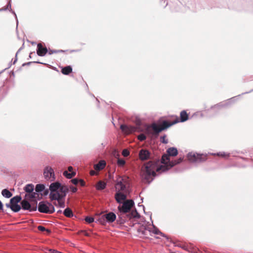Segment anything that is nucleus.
Instances as JSON below:
<instances>
[{"mask_svg": "<svg viewBox=\"0 0 253 253\" xmlns=\"http://www.w3.org/2000/svg\"><path fill=\"white\" fill-rule=\"evenodd\" d=\"M168 169L165 166L160 165L159 161H149L142 167L141 176L145 182L150 183L156 176V172H164Z\"/></svg>", "mask_w": 253, "mask_h": 253, "instance_id": "nucleus-1", "label": "nucleus"}, {"mask_svg": "<svg viewBox=\"0 0 253 253\" xmlns=\"http://www.w3.org/2000/svg\"><path fill=\"white\" fill-rule=\"evenodd\" d=\"M115 182V188L116 193L115 198L118 203H122V202L126 198V193L129 192V179L126 176H118Z\"/></svg>", "mask_w": 253, "mask_h": 253, "instance_id": "nucleus-2", "label": "nucleus"}, {"mask_svg": "<svg viewBox=\"0 0 253 253\" xmlns=\"http://www.w3.org/2000/svg\"><path fill=\"white\" fill-rule=\"evenodd\" d=\"M49 198L51 201L64 198L68 191L66 186L62 185L59 182L52 183L49 186Z\"/></svg>", "mask_w": 253, "mask_h": 253, "instance_id": "nucleus-3", "label": "nucleus"}, {"mask_svg": "<svg viewBox=\"0 0 253 253\" xmlns=\"http://www.w3.org/2000/svg\"><path fill=\"white\" fill-rule=\"evenodd\" d=\"M167 154H164L162 157L161 163L163 166H165L169 169L174 166L181 163L182 161L181 158L177 160H171L170 156H175L177 155V150L175 147H170L167 149Z\"/></svg>", "mask_w": 253, "mask_h": 253, "instance_id": "nucleus-4", "label": "nucleus"}, {"mask_svg": "<svg viewBox=\"0 0 253 253\" xmlns=\"http://www.w3.org/2000/svg\"><path fill=\"white\" fill-rule=\"evenodd\" d=\"M178 121H174L172 122H169L167 121H164L162 124L159 126L156 123H153L150 126L147 127L148 130L150 127L154 130L156 134H158L162 130L167 129L172 125L178 123Z\"/></svg>", "mask_w": 253, "mask_h": 253, "instance_id": "nucleus-5", "label": "nucleus"}, {"mask_svg": "<svg viewBox=\"0 0 253 253\" xmlns=\"http://www.w3.org/2000/svg\"><path fill=\"white\" fill-rule=\"evenodd\" d=\"M38 211L42 213H52L54 212L55 209L52 204L41 201L39 203Z\"/></svg>", "mask_w": 253, "mask_h": 253, "instance_id": "nucleus-6", "label": "nucleus"}, {"mask_svg": "<svg viewBox=\"0 0 253 253\" xmlns=\"http://www.w3.org/2000/svg\"><path fill=\"white\" fill-rule=\"evenodd\" d=\"M187 158L192 163H200L206 160V156L194 152H190L187 154Z\"/></svg>", "mask_w": 253, "mask_h": 253, "instance_id": "nucleus-7", "label": "nucleus"}, {"mask_svg": "<svg viewBox=\"0 0 253 253\" xmlns=\"http://www.w3.org/2000/svg\"><path fill=\"white\" fill-rule=\"evenodd\" d=\"M134 203L132 200H128L124 202L122 206L118 207L119 211L122 213H126L129 211L134 205Z\"/></svg>", "mask_w": 253, "mask_h": 253, "instance_id": "nucleus-8", "label": "nucleus"}, {"mask_svg": "<svg viewBox=\"0 0 253 253\" xmlns=\"http://www.w3.org/2000/svg\"><path fill=\"white\" fill-rule=\"evenodd\" d=\"M43 174L46 180L53 181L55 179L54 171L51 167H46L44 170Z\"/></svg>", "mask_w": 253, "mask_h": 253, "instance_id": "nucleus-9", "label": "nucleus"}, {"mask_svg": "<svg viewBox=\"0 0 253 253\" xmlns=\"http://www.w3.org/2000/svg\"><path fill=\"white\" fill-rule=\"evenodd\" d=\"M21 208L24 210H28L29 211H35L37 210V206H32L26 200H23L21 202Z\"/></svg>", "mask_w": 253, "mask_h": 253, "instance_id": "nucleus-10", "label": "nucleus"}, {"mask_svg": "<svg viewBox=\"0 0 253 253\" xmlns=\"http://www.w3.org/2000/svg\"><path fill=\"white\" fill-rule=\"evenodd\" d=\"M34 185L33 184H27L24 187L25 191L28 193L29 194L26 195V197L28 198L29 197L30 198H36V195L37 194L36 192H33L34 190Z\"/></svg>", "mask_w": 253, "mask_h": 253, "instance_id": "nucleus-11", "label": "nucleus"}, {"mask_svg": "<svg viewBox=\"0 0 253 253\" xmlns=\"http://www.w3.org/2000/svg\"><path fill=\"white\" fill-rule=\"evenodd\" d=\"M153 229L151 230L150 228H145L144 231H143V234L144 235H147V233L148 232L150 235L151 234V233H153V234H156V235H158V234H160L161 235H162V236L163 237H165L164 234H163V233H162L161 231H160L159 230V229H158L157 228H156L154 226V225H153Z\"/></svg>", "mask_w": 253, "mask_h": 253, "instance_id": "nucleus-12", "label": "nucleus"}, {"mask_svg": "<svg viewBox=\"0 0 253 253\" xmlns=\"http://www.w3.org/2000/svg\"><path fill=\"white\" fill-rule=\"evenodd\" d=\"M35 190L36 192L41 193L42 195L46 196L48 194V190L45 189V186L43 184H37Z\"/></svg>", "mask_w": 253, "mask_h": 253, "instance_id": "nucleus-13", "label": "nucleus"}, {"mask_svg": "<svg viewBox=\"0 0 253 253\" xmlns=\"http://www.w3.org/2000/svg\"><path fill=\"white\" fill-rule=\"evenodd\" d=\"M139 158L142 161H145L149 159L150 153L149 151L141 149L139 153Z\"/></svg>", "mask_w": 253, "mask_h": 253, "instance_id": "nucleus-14", "label": "nucleus"}, {"mask_svg": "<svg viewBox=\"0 0 253 253\" xmlns=\"http://www.w3.org/2000/svg\"><path fill=\"white\" fill-rule=\"evenodd\" d=\"M48 52L46 47H44L40 43L37 45V54L40 56H43Z\"/></svg>", "mask_w": 253, "mask_h": 253, "instance_id": "nucleus-15", "label": "nucleus"}, {"mask_svg": "<svg viewBox=\"0 0 253 253\" xmlns=\"http://www.w3.org/2000/svg\"><path fill=\"white\" fill-rule=\"evenodd\" d=\"M102 217L105 218L108 222L112 223L115 220L116 215L114 212H110L108 213L103 215Z\"/></svg>", "mask_w": 253, "mask_h": 253, "instance_id": "nucleus-16", "label": "nucleus"}, {"mask_svg": "<svg viewBox=\"0 0 253 253\" xmlns=\"http://www.w3.org/2000/svg\"><path fill=\"white\" fill-rule=\"evenodd\" d=\"M68 170L71 172L69 173L67 171H64L63 172V175L68 179H71L76 175V172L72 171L73 168L71 166L68 168Z\"/></svg>", "mask_w": 253, "mask_h": 253, "instance_id": "nucleus-17", "label": "nucleus"}, {"mask_svg": "<svg viewBox=\"0 0 253 253\" xmlns=\"http://www.w3.org/2000/svg\"><path fill=\"white\" fill-rule=\"evenodd\" d=\"M120 128L124 132L129 134L134 131V128L132 127H128L125 125H122L120 126Z\"/></svg>", "mask_w": 253, "mask_h": 253, "instance_id": "nucleus-18", "label": "nucleus"}, {"mask_svg": "<svg viewBox=\"0 0 253 253\" xmlns=\"http://www.w3.org/2000/svg\"><path fill=\"white\" fill-rule=\"evenodd\" d=\"M106 166V162L104 160L100 161L98 164L94 165V169L96 170H100L103 169Z\"/></svg>", "mask_w": 253, "mask_h": 253, "instance_id": "nucleus-19", "label": "nucleus"}, {"mask_svg": "<svg viewBox=\"0 0 253 253\" xmlns=\"http://www.w3.org/2000/svg\"><path fill=\"white\" fill-rule=\"evenodd\" d=\"M180 121H179V122H184L186 121H187L188 119V114H187L186 111L185 110H183L180 113ZM178 121V120H177Z\"/></svg>", "mask_w": 253, "mask_h": 253, "instance_id": "nucleus-20", "label": "nucleus"}, {"mask_svg": "<svg viewBox=\"0 0 253 253\" xmlns=\"http://www.w3.org/2000/svg\"><path fill=\"white\" fill-rule=\"evenodd\" d=\"M106 187V183L103 181H99L96 185V189L98 190L104 189Z\"/></svg>", "mask_w": 253, "mask_h": 253, "instance_id": "nucleus-21", "label": "nucleus"}, {"mask_svg": "<svg viewBox=\"0 0 253 253\" xmlns=\"http://www.w3.org/2000/svg\"><path fill=\"white\" fill-rule=\"evenodd\" d=\"M21 200L20 196H16L10 199V204L12 205H18V203Z\"/></svg>", "mask_w": 253, "mask_h": 253, "instance_id": "nucleus-22", "label": "nucleus"}, {"mask_svg": "<svg viewBox=\"0 0 253 253\" xmlns=\"http://www.w3.org/2000/svg\"><path fill=\"white\" fill-rule=\"evenodd\" d=\"M63 214L67 217H71L74 215L72 211L69 208H67L65 209L63 211Z\"/></svg>", "mask_w": 253, "mask_h": 253, "instance_id": "nucleus-23", "label": "nucleus"}, {"mask_svg": "<svg viewBox=\"0 0 253 253\" xmlns=\"http://www.w3.org/2000/svg\"><path fill=\"white\" fill-rule=\"evenodd\" d=\"M2 195L6 198H9L12 196V194L8 190L5 189L1 191Z\"/></svg>", "mask_w": 253, "mask_h": 253, "instance_id": "nucleus-24", "label": "nucleus"}, {"mask_svg": "<svg viewBox=\"0 0 253 253\" xmlns=\"http://www.w3.org/2000/svg\"><path fill=\"white\" fill-rule=\"evenodd\" d=\"M72 71V68L71 66H68L64 67L62 69V73L64 75H68Z\"/></svg>", "mask_w": 253, "mask_h": 253, "instance_id": "nucleus-25", "label": "nucleus"}, {"mask_svg": "<svg viewBox=\"0 0 253 253\" xmlns=\"http://www.w3.org/2000/svg\"><path fill=\"white\" fill-rule=\"evenodd\" d=\"M21 209V206L19 205H12L11 207V210L14 212H18Z\"/></svg>", "mask_w": 253, "mask_h": 253, "instance_id": "nucleus-26", "label": "nucleus"}, {"mask_svg": "<svg viewBox=\"0 0 253 253\" xmlns=\"http://www.w3.org/2000/svg\"><path fill=\"white\" fill-rule=\"evenodd\" d=\"M126 161L122 159H118L117 160V164L120 167H123L125 165Z\"/></svg>", "mask_w": 253, "mask_h": 253, "instance_id": "nucleus-27", "label": "nucleus"}, {"mask_svg": "<svg viewBox=\"0 0 253 253\" xmlns=\"http://www.w3.org/2000/svg\"><path fill=\"white\" fill-rule=\"evenodd\" d=\"M58 201V205L61 208H64L65 207L64 201H61V199L56 200Z\"/></svg>", "mask_w": 253, "mask_h": 253, "instance_id": "nucleus-28", "label": "nucleus"}, {"mask_svg": "<svg viewBox=\"0 0 253 253\" xmlns=\"http://www.w3.org/2000/svg\"><path fill=\"white\" fill-rule=\"evenodd\" d=\"M160 141L161 142L164 144H167L168 143V140L166 139V135H164L160 137Z\"/></svg>", "mask_w": 253, "mask_h": 253, "instance_id": "nucleus-29", "label": "nucleus"}, {"mask_svg": "<svg viewBox=\"0 0 253 253\" xmlns=\"http://www.w3.org/2000/svg\"><path fill=\"white\" fill-rule=\"evenodd\" d=\"M38 229L41 231H46L48 233H50L51 232L50 230L46 229L44 227L41 225L38 227Z\"/></svg>", "mask_w": 253, "mask_h": 253, "instance_id": "nucleus-30", "label": "nucleus"}, {"mask_svg": "<svg viewBox=\"0 0 253 253\" xmlns=\"http://www.w3.org/2000/svg\"><path fill=\"white\" fill-rule=\"evenodd\" d=\"M94 220V218L92 217L86 216L85 218V221L88 223H91Z\"/></svg>", "mask_w": 253, "mask_h": 253, "instance_id": "nucleus-31", "label": "nucleus"}, {"mask_svg": "<svg viewBox=\"0 0 253 253\" xmlns=\"http://www.w3.org/2000/svg\"><path fill=\"white\" fill-rule=\"evenodd\" d=\"M137 138L140 141H143L146 139V137L144 134L141 133L138 136Z\"/></svg>", "mask_w": 253, "mask_h": 253, "instance_id": "nucleus-32", "label": "nucleus"}, {"mask_svg": "<svg viewBox=\"0 0 253 253\" xmlns=\"http://www.w3.org/2000/svg\"><path fill=\"white\" fill-rule=\"evenodd\" d=\"M129 155V152L127 149H124L122 151V155L124 157H127Z\"/></svg>", "mask_w": 253, "mask_h": 253, "instance_id": "nucleus-33", "label": "nucleus"}, {"mask_svg": "<svg viewBox=\"0 0 253 253\" xmlns=\"http://www.w3.org/2000/svg\"><path fill=\"white\" fill-rule=\"evenodd\" d=\"M217 155L223 157H226L229 156V154H226L225 152H220L218 153H217Z\"/></svg>", "mask_w": 253, "mask_h": 253, "instance_id": "nucleus-34", "label": "nucleus"}, {"mask_svg": "<svg viewBox=\"0 0 253 253\" xmlns=\"http://www.w3.org/2000/svg\"><path fill=\"white\" fill-rule=\"evenodd\" d=\"M63 51L61 50H49L48 51V54L51 55L53 53H57V52H63Z\"/></svg>", "mask_w": 253, "mask_h": 253, "instance_id": "nucleus-35", "label": "nucleus"}, {"mask_svg": "<svg viewBox=\"0 0 253 253\" xmlns=\"http://www.w3.org/2000/svg\"><path fill=\"white\" fill-rule=\"evenodd\" d=\"M71 182L74 184L77 185V184L79 183V179H78L77 178H74L71 180Z\"/></svg>", "mask_w": 253, "mask_h": 253, "instance_id": "nucleus-36", "label": "nucleus"}, {"mask_svg": "<svg viewBox=\"0 0 253 253\" xmlns=\"http://www.w3.org/2000/svg\"><path fill=\"white\" fill-rule=\"evenodd\" d=\"M8 8L10 9V10H12V9L11 8V1H10V0H9L8 1L7 7L4 8V9H3V10H6V9H7Z\"/></svg>", "mask_w": 253, "mask_h": 253, "instance_id": "nucleus-37", "label": "nucleus"}, {"mask_svg": "<svg viewBox=\"0 0 253 253\" xmlns=\"http://www.w3.org/2000/svg\"><path fill=\"white\" fill-rule=\"evenodd\" d=\"M79 183H80V185L82 186H84L85 185L84 181L83 179H79Z\"/></svg>", "mask_w": 253, "mask_h": 253, "instance_id": "nucleus-38", "label": "nucleus"}, {"mask_svg": "<svg viewBox=\"0 0 253 253\" xmlns=\"http://www.w3.org/2000/svg\"><path fill=\"white\" fill-rule=\"evenodd\" d=\"M70 189L73 193H75L77 191V188L75 187L71 186L70 187Z\"/></svg>", "mask_w": 253, "mask_h": 253, "instance_id": "nucleus-39", "label": "nucleus"}, {"mask_svg": "<svg viewBox=\"0 0 253 253\" xmlns=\"http://www.w3.org/2000/svg\"><path fill=\"white\" fill-rule=\"evenodd\" d=\"M19 50H20V49H19V50L17 52V53H16V57L17 56V54L18 53V52H19ZM17 60V58L16 57V58H15V60H14V61H13V64H15V63L16 62Z\"/></svg>", "mask_w": 253, "mask_h": 253, "instance_id": "nucleus-40", "label": "nucleus"}, {"mask_svg": "<svg viewBox=\"0 0 253 253\" xmlns=\"http://www.w3.org/2000/svg\"><path fill=\"white\" fill-rule=\"evenodd\" d=\"M6 207L9 208L11 209V207L12 206V204H10V203H8V204H6Z\"/></svg>", "mask_w": 253, "mask_h": 253, "instance_id": "nucleus-41", "label": "nucleus"}, {"mask_svg": "<svg viewBox=\"0 0 253 253\" xmlns=\"http://www.w3.org/2000/svg\"><path fill=\"white\" fill-rule=\"evenodd\" d=\"M94 173H95V172H94V171L91 170V171H90V174H91V175H93Z\"/></svg>", "mask_w": 253, "mask_h": 253, "instance_id": "nucleus-42", "label": "nucleus"}, {"mask_svg": "<svg viewBox=\"0 0 253 253\" xmlns=\"http://www.w3.org/2000/svg\"><path fill=\"white\" fill-rule=\"evenodd\" d=\"M12 13H13V14H14V15H15V16L16 19H17V16H16V13H15V12H14V11H12Z\"/></svg>", "mask_w": 253, "mask_h": 253, "instance_id": "nucleus-43", "label": "nucleus"}, {"mask_svg": "<svg viewBox=\"0 0 253 253\" xmlns=\"http://www.w3.org/2000/svg\"><path fill=\"white\" fill-rule=\"evenodd\" d=\"M222 105H223L222 104L217 105H216V106L214 107V108H215V107H218L219 106H222Z\"/></svg>", "mask_w": 253, "mask_h": 253, "instance_id": "nucleus-44", "label": "nucleus"}, {"mask_svg": "<svg viewBox=\"0 0 253 253\" xmlns=\"http://www.w3.org/2000/svg\"><path fill=\"white\" fill-rule=\"evenodd\" d=\"M32 53H33L32 52H31V53H30L29 57H30V58H31V55L32 54Z\"/></svg>", "mask_w": 253, "mask_h": 253, "instance_id": "nucleus-45", "label": "nucleus"}, {"mask_svg": "<svg viewBox=\"0 0 253 253\" xmlns=\"http://www.w3.org/2000/svg\"><path fill=\"white\" fill-rule=\"evenodd\" d=\"M57 212L58 213H61V212H62V211L61 210H59V211H57Z\"/></svg>", "mask_w": 253, "mask_h": 253, "instance_id": "nucleus-46", "label": "nucleus"}, {"mask_svg": "<svg viewBox=\"0 0 253 253\" xmlns=\"http://www.w3.org/2000/svg\"><path fill=\"white\" fill-rule=\"evenodd\" d=\"M35 63H40V64H43L42 63V62H34Z\"/></svg>", "mask_w": 253, "mask_h": 253, "instance_id": "nucleus-47", "label": "nucleus"}, {"mask_svg": "<svg viewBox=\"0 0 253 253\" xmlns=\"http://www.w3.org/2000/svg\"><path fill=\"white\" fill-rule=\"evenodd\" d=\"M234 99V98H231L230 100Z\"/></svg>", "mask_w": 253, "mask_h": 253, "instance_id": "nucleus-48", "label": "nucleus"}, {"mask_svg": "<svg viewBox=\"0 0 253 253\" xmlns=\"http://www.w3.org/2000/svg\"><path fill=\"white\" fill-rule=\"evenodd\" d=\"M2 9H0V11H1Z\"/></svg>", "mask_w": 253, "mask_h": 253, "instance_id": "nucleus-49", "label": "nucleus"}]
</instances>
